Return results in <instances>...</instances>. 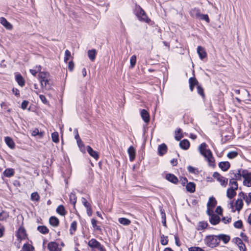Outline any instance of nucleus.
<instances>
[{
    "label": "nucleus",
    "instance_id": "obj_1",
    "mask_svg": "<svg viewBox=\"0 0 251 251\" xmlns=\"http://www.w3.org/2000/svg\"><path fill=\"white\" fill-rule=\"evenodd\" d=\"M38 79L42 88L46 90L52 89V82L49 73L40 72L38 75Z\"/></svg>",
    "mask_w": 251,
    "mask_h": 251
},
{
    "label": "nucleus",
    "instance_id": "obj_2",
    "mask_svg": "<svg viewBox=\"0 0 251 251\" xmlns=\"http://www.w3.org/2000/svg\"><path fill=\"white\" fill-rule=\"evenodd\" d=\"M134 13L139 21L150 24L151 22L150 19L147 17L144 10L140 6H136Z\"/></svg>",
    "mask_w": 251,
    "mask_h": 251
},
{
    "label": "nucleus",
    "instance_id": "obj_3",
    "mask_svg": "<svg viewBox=\"0 0 251 251\" xmlns=\"http://www.w3.org/2000/svg\"><path fill=\"white\" fill-rule=\"evenodd\" d=\"M217 235H207L204 239V242L208 247L214 248L219 245Z\"/></svg>",
    "mask_w": 251,
    "mask_h": 251
},
{
    "label": "nucleus",
    "instance_id": "obj_4",
    "mask_svg": "<svg viewBox=\"0 0 251 251\" xmlns=\"http://www.w3.org/2000/svg\"><path fill=\"white\" fill-rule=\"evenodd\" d=\"M213 177L216 179L218 181H219L221 185L225 187H226L228 179L222 176L218 172H214L213 174Z\"/></svg>",
    "mask_w": 251,
    "mask_h": 251
},
{
    "label": "nucleus",
    "instance_id": "obj_5",
    "mask_svg": "<svg viewBox=\"0 0 251 251\" xmlns=\"http://www.w3.org/2000/svg\"><path fill=\"white\" fill-rule=\"evenodd\" d=\"M230 177L236 180H241L242 177V170L231 171L229 172Z\"/></svg>",
    "mask_w": 251,
    "mask_h": 251
},
{
    "label": "nucleus",
    "instance_id": "obj_6",
    "mask_svg": "<svg viewBox=\"0 0 251 251\" xmlns=\"http://www.w3.org/2000/svg\"><path fill=\"white\" fill-rule=\"evenodd\" d=\"M207 145L206 143H203L201 144L199 147V151L200 153L204 157L209 154V152H211L209 149H207Z\"/></svg>",
    "mask_w": 251,
    "mask_h": 251
},
{
    "label": "nucleus",
    "instance_id": "obj_7",
    "mask_svg": "<svg viewBox=\"0 0 251 251\" xmlns=\"http://www.w3.org/2000/svg\"><path fill=\"white\" fill-rule=\"evenodd\" d=\"M233 242L237 245L240 251H246V246L240 238H235L233 239Z\"/></svg>",
    "mask_w": 251,
    "mask_h": 251
},
{
    "label": "nucleus",
    "instance_id": "obj_8",
    "mask_svg": "<svg viewBox=\"0 0 251 251\" xmlns=\"http://www.w3.org/2000/svg\"><path fill=\"white\" fill-rule=\"evenodd\" d=\"M168 151L167 145L163 143L158 147V154L160 156H163Z\"/></svg>",
    "mask_w": 251,
    "mask_h": 251
},
{
    "label": "nucleus",
    "instance_id": "obj_9",
    "mask_svg": "<svg viewBox=\"0 0 251 251\" xmlns=\"http://www.w3.org/2000/svg\"><path fill=\"white\" fill-rule=\"evenodd\" d=\"M26 234L25 230L24 228L22 227H20L17 232V238L22 240L23 239H25L26 237Z\"/></svg>",
    "mask_w": 251,
    "mask_h": 251
},
{
    "label": "nucleus",
    "instance_id": "obj_10",
    "mask_svg": "<svg viewBox=\"0 0 251 251\" xmlns=\"http://www.w3.org/2000/svg\"><path fill=\"white\" fill-rule=\"evenodd\" d=\"M221 219L220 217L216 214H212L209 218V222L213 225H216L219 223Z\"/></svg>",
    "mask_w": 251,
    "mask_h": 251
},
{
    "label": "nucleus",
    "instance_id": "obj_11",
    "mask_svg": "<svg viewBox=\"0 0 251 251\" xmlns=\"http://www.w3.org/2000/svg\"><path fill=\"white\" fill-rule=\"evenodd\" d=\"M0 23L7 29L11 30L13 28L12 25L4 17L0 18Z\"/></svg>",
    "mask_w": 251,
    "mask_h": 251
},
{
    "label": "nucleus",
    "instance_id": "obj_12",
    "mask_svg": "<svg viewBox=\"0 0 251 251\" xmlns=\"http://www.w3.org/2000/svg\"><path fill=\"white\" fill-rule=\"evenodd\" d=\"M237 189L233 188V187H230L226 190V196L229 199H232L236 195V190Z\"/></svg>",
    "mask_w": 251,
    "mask_h": 251
},
{
    "label": "nucleus",
    "instance_id": "obj_13",
    "mask_svg": "<svg viewBox=\"0 0 251 251\" xmlns=\"http://www.w3.org/2000/svg\"><path fill=\"white\" fill-rule=\"evenodd\" d=\"M204 157L205 159L208 161V164L210 166H215V159L214 157L213 156L212 152H209V154H207V155L205 156Z\"/></svg>",
    "mask_w": 251,
    "mask_h": 251
},
{
    "label": "nucleus",
    "instance_id": "obj_14",
    "mask_svg": "<svg viewBox=\"0 0 251 251\" xmlns=\"http://www.w3.org/2000/svg\"><path fill=\"white\" fill-rule=\"evenodd\" d=\"M48 248L50 251H61V249L58 248V244L55 242L49 243Z\"/></svg>",
    "mask_w": 251,
    "mask_h": 251
},
{
    "label": "nucleus",
    "instance_id": "obj_15",
    "mask_svg": "<svg viewBox=\"0 0 251 251\" xmlns=\"http://www.w3.org/2000/svg\"><path fill=\"white\" fill-rule=\"evenodd\" d=\"M165 177L167 180L174 184H176L178 181L177 177L172 174H166Z\"/></svg>",
    "mask_w": 251,
    "mask_h": 251
},
{
    "label": "nucleus",
    "instance_id": "obj_16",
    "mask_svg": "<svg viewBox=\"0 0 251 251\" xmlns=\"http://www.w3.org/2000/svg\"><path fill=\"white\" fill-rule=\"evenodd\" d=\"M87 152H88V153L92 157H93L94 158H95L96 160L98 159V158L99 157V155L98 152H97L95 151H94L93 150V149L90 146H88L87 147Z\"/></svg>",
    "mask_w": 251,
    "mask_h": 251
},
{
    "label": "nucleus",
    "instance_id": "obj_17",
    "mask_svg": "<svg viewBox=\"0 0 251 251\" xmlns=\"http://www.w3.org/2000/svg\"><path fill=\"white\" fill-rule=\"evenodd\" d=\"M141 116L143 120L146 123L150 121V116L148 112L145 109H142L140 112Z\"/></svg>",
    "mask_w": 251,
    "mask_h": 251
},
{
    "label": "nucleus",
    "instance_id": "obj_18",
    "mask_svg": "<svg viewBox=\"0 0 251 251\" xmlns=\"http://www.w3.org/2000/svg\"><path fill=\"white\" fill-rule=\"evenodd\" d=\"M217 237L219 239V243L220 242V240H222L225 244L227 243L229 241L230 239L229 236L224 234H221L217 235Z\"/></svg>",
    "mask_w": 251,
    "mask_h": 251
},
{
    "label": "nucleus",
    "instance_id": "obj_19",
    "mask_svg": "<svg viewBox=\"0 0 251 251\" xmlns=\"http://www.w3.org/2000/svg\"><path fill=\"white\" fill-rule=\"evenodd\" d=\"M191 16L196 19H199L201 15V11L198 8H193L190 12Z\"/></svg>",
    "mask_w": 251,
    "mask_h": 251
},
{
    "label": "nucleus",
    "instance_id": "obj_20",
    "mask_svg": "<svg viewBox=\"0 0 251 251\" xmlns=\"http://www.w3.org/2000/svg\"><path fill=\"white\" fill-rule=\"evenodd\" d=\"M197 52L201 59H203L206 56V53L204 48L201 46H198L197 48Z\"/></svg>",
    "mask_w": 251,
    "mask_h": 251
},
{
    "label": "nucleus",
    "instance_id": "obj_21",
    "mask_svg": "<svg viewBox=\"0 0 251 251\" xmlns=\"http://www.w3.org/2000/svg\"><path fill=\"white\" fill-rule=\"evenodd\" d=\"M230 163L228 161L221 162L219 163V167L223 171H226L230 167Z\"/></svg>",
    "mask_w": 251,
    "mask_h": 251
},
{
    "label": "nucleus",
    "instance_id": "obj_22",
    "mask_svg": "<svg viewBox=\"0 0 251 251\" xmlns=\"http://www.w3.org/2000/svg\"><path fill=\"white\" fill-rule=\"evenodd\" d=\"M190 89L191 91H193L194 87L198 85V81L195 77H190L189 79Z\"/></svg>",
    "mask_w": 251,
    "mask_h": 251
},
{
    "label": "nucleus",
    "instance_id": "obj_23",
    "mask_svg": "<svg viewBox=\"0 0 251 251\" xmlns=\"http://www.w3.org/2000/svg\"><path fill=\"white\" fill-rule=\"evenodd\" d=\"M180 147L183 150H187L190 147V143L188 140L184 139L179 143Z\"/></svg>",
    "mask_w": 251,
    "mask_h": 251
},
{
    "label": "nucleus",
    "instance_id": "obj_24",
    "mask_svg": "<svg viewBox=\"0 0 251 251\" xmlns=\"http://www.w3.org/2000/svg\"><path fill=\"white\" fill-rule=\"evenodd\" d=\"M15 78L16 81L20 86L23 87L25 85L24 79L21 74H17L15 76Z\"/></svg>",
    "mask_w": 251,
    "mask_h": 251
},
{
    "label": "nucleus",
    "instance_id": "obj_25",
    "mask_svg": "<svg viewBox=\"0 0 251 251\" xmlns=\"http://www.w3.org/2000/svg\"><path fill=\"white\" fill-rule=\"evenodd\" d=\"M217 204V201L216 199L212 197L209 198L208 201L207 203V208H212L214 207Z\"/></svg>",
    "mask_w": 251,
    "mask_h": 251
},
{
    "label": "nucleus",
    "instance_id": "obj_26",
    "mask_svg": "<svg viewBox=\"0 0 251 251\" xmlns=\"http://www.w3.org/2000/svg\"><path fill=\"white\" fill-rule=\"evenodd\" d=\"M128 153L129 156L130 161H133L135 157V151L134 148L132 146H130L128 149Z\"/></svg>",
    "mask_w": 251,
    "mask_h": 251
},
{
    "label": "nucleus",
    "instance_id": "obj_27",
    "mask_svg": "<svg viewBox=\"0 0 251 251\" xmlns=\"http://www.w3.org/2000/svg\"><path fill=\"white\" fill-rule=\"evenodd\" d=\"M186 188L187 191L190 193H193L195 191L196 184L194 182L188 183L186 186Z\"/></svg>",
    "mask_w": 251,
    "mask_h": 251
},
{
    "label": "nucleus",
    "instance_id": "obj_28",
    "mask_svg": "<svg viewBox=\"0 0 251 251\" xmlns=\"http://www.w3.org/2000/svg\"><path fill=\"white\" fill-rule=\"evenodd\" d=\"M5 142L6 145L11 149H14L15 147V143L12 139L9 137L5 138Z\"/></svg>",
    "mask_w": 251,
    "mask_h": 251
},
{
    "label": "nucleus",
    "instance_id": "obj_29",
    "mask_svg": "<svg viewBox=\"0 0 251 251\" xmlns=\"http://www.w3.org/2000/svg\"><path fill=\"white\" fill-rule=\"evenodd\" d=\"M236 210L238 212L240 211L243 208V202L241 199H238L235 203Z\"/></svg>",
    "mask_w": 251,
    "mask_h": 251
},
{
    "label": "nucleus",
    "instance_id": "obj_30",
    "mask_svg": "<svg viewBox=\"0 0 251 251\" xmlns=\"http://www.w3.org/2000/svg\"><path fill=\"white\" fill-rule=\"evenodd\" d=\"M100 244L95 239H92L88 242V245L91 248L97 249Z\"/></svg>",
    "mask_w": 251,
    "mask_h": 251
},
{
    "label": "nucleus",
    "instance_id": "obj_31",
    "mask_svg": "<svg viewBox=\"0 0 251 251\" xmlns=\"http://www.w3.org/2000/svg\"><path fill=\"white\" fill-rule=\"evenodd\" d=\"M49 222L51 226H57L59 224V220L56 217L52 216L50 218Z\"/></svg>",
    "mask_w": 251,
    "mask_h": 251
},
{
    "label": "nucleus",
    "instance_id": "obj_32",
    "mask_svg": "<svg viewBox=\"0 0 251 251\" xmlns=\"http://www.w3.org/2000/svg\"><path fill=\"white\" fill-rule=\"evenodd\" d=\"M160 215H161V222L163 225V226L166 227V214L164 212V210L162 209V208L160 207Z\"/></svg>",
    "mask_w": 251,
    "mask_h": 251
},
{
    "label": "nucleus",
    "instance_id": "obj_33",
    "mask_svg": "<svg viewBox=\"0 0 251 251\" xmlns=\"http://www.w3.org/2000/svg\"><path fill=\"white\" fill-rule=\"evenodd\" d=\"M56 212L61 216H65L66 214L65 208L62 205H60L57 207Z\"/></svg>",
    "mask_w": 251,
    "mask_h": 251
},
{
    "label": "nucleus",
    "instance_id": "obj_34",
    "mask_svg": "<svg viewBox=\"0 0 251 251\" xmlns=\"http://www.w3.org/2000/svg\"><path fill=\"white\" fill-rule=\"evenodd\" d=\"M96 55V50H95L93 49L88 51V56L91 61H93L95 60Z\"/></svg>",
    "mask_w": 251,
    "mask_h": 251
},
{
    "label": "nucleus",
    "instance_id": "obj_35",
    "mask_svg": "<svg viewBox=\"0 0 251 251\" xmlns=\"http://www.w3.org/2000/svg\"><path fill=\"white\" fill-rule=\"evenodd\" d=\"M97 223L98 221L94 219L91 220V224L94 230L100 231L101 230V228L100 226L97 225Z\"/></svg>",
    "mask_w": 251,
    "mask_h": 251
},
{
    "label": "nucleus",
    "instance_id": "obj_36",
    "mask_svg": "<svg viewBox=\"0 0 251 251\" xmlns=\"http://www.w3.org/2000/svg\"><path fill=\"white\" fill-rule=\"evenodd\" d=\"M14 173V170L13 169L9 168V169H6L4 171L3 175L5 176L11 177L13 176Z\"/></svg>",
    "mask_w": 251,
    "mask_h": 251
},
{
    "label": "nucleus",
    "instance_id": "obj_37",
    "mask_svg": "<svg viewBox=\"0 0 251 251\" xmlns=\"http://www.w3.org/2000/svg\"><path fill=\"white\" fill-rule=\"evenodd\" d=\"M77 228V222L75 221H73L71 225L70 231L71 234H73Z\"/></svg>",
    "mask_w": 251,
    "mask_h": 251
},
{
    "label": "nucleus",
    "instance_id": "obj_38",
    "mask_svg": "<svg viewBox=\"0 0 251 251\" xmlns=\"http://www.w3.org/2000/svg\"><path fill=\"white\" fill-rule=\"evenodd\" d=\"M242 177L244 179H251V173L248 172V171L242 170Z\"/></svg>",
    "mask_w": 251,
    "mask_h": 251
},
{
    "label": "nucleus",
    "instance_id": "obj_39",
    "mask_svg": "<svg viewBox=\"0 0 251 251\" xmlns=\"http://www.w3.org/2000/svg\"><path fill=\"white\" fill-rule=\"evenodd\" d=\"M182 130L180 128L177 129L175 132V139L177 141H179L182 137Z\"/></svg>",
    "mask_w": 251,
    "mask_h": 251
},
{
    "label": "nucleus",
    "instance_id": "obj_40",
    "mask_svg": "<svg viewBox=\"0 0 251 251\" xmlns=\"http://www.w3.org/2000/svg\"><path fill=\"white\" fill-rule=\"evenodd\" d=\"M118 221L120 224L125 226L129 225L131 223L129 219L126 218H119Z\"/></svg>",
    "mask_w": 251,
    "mask_h": 251
},
{
    "label": "nucleus",
    "instance_id": "obj_41",
    "mask_svg": "<svg viewBox=\"0 0 251 251\" xmlns=\"http://www.w3.org/2000/svg\"><path fill=\"white\" fill-rule=\"evenodd\" d=\"M9 217V213L5 211H2L0 213V221L6 220Z\"/></svg>",
    "mask_w": 251,
    "mask_h": 251
},
{
    "label": "nucleus",
    "instance_id": "obj_42",
    "mask_svg": "<svg viewBox=\"0 0 251 251\" xmlns=\"http://www.w3.org/2000/svg\"><path fill=\"white\" fill-rule=\"evenodd\" d=\"M38 230L42 234H47L49 232V230L48 228L44 226H39L37 228Z\"/></svg>",
    "mask_w": 251,
    "mask_h": 251
},
{
    "label": "nucleus",
    "instance_id": "obj_43",
    "mask_svg": "<svg viewBox=\"0 0 251 251\" xmlns=\"http://www.w3.org/2000/svg\"><path fill=\"white\" fill-rule=\"evenodd\" d=\"M69 197L70 202L74 205H75V204L76 202V197L75 196V194L74 193L72 192L70 194Z\"/></svg>",
    "mask_w": 251,
    "mask_h": 251
},
{
    "label": "nucleus",
    "instance_id": "obj_44",
    "mask_svg": "<svg viewBox=\"0 0 251 251\" xmlns=\"http://www.w3.org/2000/svg\"><path fill=\"white\" fill-rule=\"evenodd\" d=\"M208 226L207 223L205 222H200L198 224V230H203Z\"/></svg>",
    "mask_w": 251,
    "mask_h": 251
},
{
    "label": "nucleus",
    "instance_id": "obj_45",
    "mask_svg": "<svg viewBox=\"0 0 251 251\" xmlns=\"http://www.w3.org/2000/svg\"><path fill=\"white\" fill-rule=\"evenodd\" d=\"M229 185L230 186V187H233V188L238 189V187L237 180H234L231 177L229 180Z\"/></svg>",
    "mask_w": 251,
    "mask_h": 251
},
{
    "label": "nucleus",
    "instance_id": "obj_46",
    "mask_svg": "<svg viewBox=\"0 0 251 251\" xmlns=\"http://www.w3.org/2000/svg\"><path fill=\"white\" fill-rule=\"evenodd\" d=\"M51 138L53 142L57 143L59 142L58 133L57 132H54L51 134Z\"/></svg>",
    "mask_w": 251,
    "mask_h": 251
},
{
    "label": "nucleus",
    "instance_id": "obj_47",
    "mask_svg": "<svg viewBox=\"0 0 251 251\" xmlns=\"http://www.w3.org/2000/svg\"><path fill=\"white\" fill-rule=\"evenodd\" d=\"M233 226H234V227L236 228L241 229L243 227L242 221L241 220L236 221L234 223Z\"/></svg>",
    "mask_w": 251,
    "mask_h": 251
},
{
    "label": "nucleus",
    "instance_id": "obj_48",
    "mask_svg": "<svg viewBox=\"0 0 251 251\" xmlns=\"http://www.w3.org/2000/svg\"><path fill=\"white\" fill-rule=\"evenodd\" d=\"M77 145L79 147L80 151L83 152H85V146H84V145L83 144V142H82L81 140L79 139L78 141L77 142Z\"/></svg>",
    "mask_w": 251,
    "mask_h": 251
},
{
    "label": "nucleus",
    "instance_id": "obj_49",
    "mask_svg": "<svg viewBox=\"0 0 251 251\" xmlns=\"http://www.w3.org/2000/svg\"><path fill=\"white\" fill-rule=\"evenodd\" d=\"M187 169L189 172L192 174H197L199 173V171L197 169L191 166H189L187 167Z\"/></svg>",
    "mask_w": 251,
    "mask_h": 251
},
{
    "label": "nucleus",
    "instance_id": "obj_50",
    "mask_svg": "<svg viewBox=\"0 0 251 251\" xmlns=\"http://www.w3.org/2000/svg\"><path fill=\"white\" fill-rule=\"evenodd\" d=\"M32 135L33 136H35L37 135H39L40 137H42L43 135V133L42 132H39V129L37 128H35L32 131Z\"/></svg>",
    "mask_w": 251,
    "mask_h": 251
},
{
    "label": "nucleus",
    "instance_id": "obj_51",
    "mask_svg": "<svg viewBox=\"0 0 251 251\" xmlns=\"http://www.w3.org/2000/svg\"><path fill=\"white\" fill-rule=\"evenodd\" d=\"M39 198V195L37 192L32 193L31 195V200L32 201H38Z\"/></svg>",
    "mask_w": 251,
    "mask_h": 251
},
{
    "label": "nucleus",
    "instance_id": "obj_52",
    "mask_svg": "<svg viewBox=\"0 0 251 251\" xmlns=\"http://www.w3.org/2000/svg\"><path fill=\"white\" fill-rule=\"evenodd\" d=\"M136 62V56L135 55H132L130 59V66L131 68L134 67Z\"/></svg>",
    "mask_w": 251,
    "mask_h": 251
},
{
    "label": "nucleus",
    "instance_id": "obj_53",
    "mask_svg": "<svg viewBox=\"0 0 251 251\" xmlns=\"http://www.w3.org/2000/svg\"><path fill=\"white\" fill-rule=\"evenodd\" d=\"M238 155V153L236 151H233L228 153L227 156L230 159H233Z\"/></svg>",
    "mask_w": 251,
    "mask_h": 251
},
{
    "label": "nucleus",
    "instance_id": "obj_54",
    "mask_svg": "<svg viewBox=\"0 0 251 251\" xmlns=\"http://www.w3.org/2000/svg\"><path fill=\"white\" fill-rule=\"evenodd\" d=\"M71 56V54L70 51L68 50H66L65 52L64 61L65 62H67V61L70 59Z\"/></svg>",
    "mask_w": 251,
    "mask_h": 251
},
{
    "label": "nucleus",
    "instance_id": "obj_55",
    "mask_svg": "<svg viewBox=\"0 0 251 251\" xmlns=\"http://www.w3.org/2000/svg\"><path fill=\"white\" fill-rule=\"evenodd\" d=\"M199 19L204 20L207 23L209 22V19L208 16L207 14H201Z\"/></svg>",
    "mask_w": 251,
    "mask_h": 251
},
{
    "label": "nucleus",
    "instance_id": "obj_56",
    "mask_svg": "<svg viewBox=\"0 0 251 251\" xmlns=\"http://www.w3.org/2000/svg\"><path fill=\"white\" fill-rule=\"evenodd\" d=\"M231 217H223V218L222 219V221L225 224H228L229 223H230L231 222Z\"/></svg>",
    "mask_w": 251,
    "mask_h": 251
},
{
    "label": "nucleus",
    "instance_id": "obj_57",
    "mask_svg": "<svg viewBox=\"0 0 251 251\" xmlns=\"http://www.w3.org/2000/svg\"><path fill=\"white\" fill-rule=\"evenodd\" d=\"M40 71H41V67L39 66V67H36V70L30 69L29 71L32 75H33L34 76H35L37 72Z\"/></svg>",
    "mask_w": 251,
    "mask_h": 251
},
{
    "label": "nucleus",
    "instance_id": "obj_58",
    "mask_svg": "<svg viewBox=\"0 0 251 251\" xmlns=\"http://www.w3.org/2000/svg\"><path fill=\"white\" fill-rule=\"evenodd\" d=\"M39 97H40L41 100L43 102V103H44L45 104H49V101L47 100L46 98L45 97V96L44 95H41L39 96Z\"/></svg>",
    "mask_w": 251,
    "mask_h": 251
},
{
    "label": "nucleus",
    "instance_id": "obj_59",
    "mask_svg": "<svg viewBox=\"0 0 251 251\" xmlns=\"http://www.w3.org/2000/svg\"><path fill=\"white\" fill-rule=\"evenodd\" d=\"M197 92L199 94H200L202 97L204 96V93H203V90L202 88L199 85L197 86Z\"/></svg>",
    "mask_w": 251,
    "mask_h": 251
},
{
    "label": "nucleus",
    "instance_id": "obj_60",
    "mask_svg": "<svg viewBox=\"0 0 251 251\" xmlns=\"http://www.w3.org/2000/svg\"><path fill=\"white\" fill-rule=\"evenodd\" d=\"M189 251H204V250L200 247H194L190 248Z\"/></svg>",
    "mask_w": 251,
    "mask_h": 251
},
{
    "label": "nucleus",
    "instance_id": "obj_61",
    "mask_svg": "<svg viewBox=\"0 0 251 251\" xmlns=\"http://www.w3.org/2000/svg\"><path fill=\"white\" fill-rule=\"evenodd\" d=\"M82 202L86 208H88L91 206L90 204L87 201V200L85 198L82 199Z\"/></svg>",
    "mask_w": 251,
    "mask_h": 251
},
{
    "label": "nucleus",
    "instance_id": "obj_62",
    "mask_svg": "<svg viewBox=\"0 0 251 251\" xmlns=\"http://www.w3.org/2000/svg\"><path fill=\"white\" fill-rule=\"evenodd\" d=\"M238 196L240 198V199L243 198L246 202V200L247 199L248 196L246 195L245 193H244L243 192H241L238 194Z\"/></svg>",
    "mask_w": 251,
    "mask_h": 251
},
{
    "label": "nucleus",
    "instance_id": "obj_63",
    "mask_svg": "<svg viewBox=\"0 0 251 251\" xmlns=\"http://www.w3.org/2000/svg\"><path fill=\"white\" fill-rule=\"evenodd\" d=\"M28 101L27 100H24L21 104V108L23 109H25L28 105Z\"/></svg>",
    "mask_w": 251,
    "mask_h": 251
},
{
    "label": "nucleus",
    "instance_id": "obj_64",
    "mask_svg": "<svg viewBox=\"0 0 251 251\" xmlns=\"http://www.w3.org/2000/svg\"><path fill=\"white\" fill-rule=\"evenodd\" d=\"M243 184L248 187H251V179H250V180L244 179V180L243 181Z\"/></svg>",
    "mask_w": 251,
    "mask_h": 251
}]
</instances>
